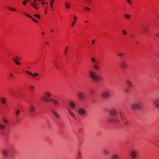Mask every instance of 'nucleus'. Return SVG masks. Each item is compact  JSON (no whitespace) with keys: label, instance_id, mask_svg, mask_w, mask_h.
<instances>
[{"label":"nucleus","instance_id":"nucleus-1","mask_svg":"<svg viewBox=\"0 0 159 159\" xmlns=\"http://www.w3.org/2000/svg\"><path fill=\"white\" fill-rule=\"evenodd\" d=\"M131 108L133 109H141L145 108V105L143 102H140L132 104Z\"/></svg>","mask_w":159,"mask_h":159},{"label":"nucleus","instance_id":"nucleus-2","mask_svg":"<svg viewBox=\"0 0 159 159\" xmlns=\"http://www.w3.org/2000/svg\"><path fill=\"white\" fill-rule=\"evenodd\" d=\"M89 75L90 78L94 81L101 80L102 78L101 77L98 76L97 73L93 71H91L89 73Z\"/></svg>","mask_w":159,"mask_h":159},{"label":"nucleus","instance_id":"nucleus-3","mask_svg":"<svg viewBox=\"0 0 159 159\" xmlns=\"http://www.w3.org/2000/svg\"><path fill=\"white\" fill-rule=\"evenodd\" d=\"M45 94L46 96L48 98L45 97H43L42 98V100L44 102H49L50 101V99L48 98L50 97L51 95V93L49 92H46Z\"/></svg>","mask_w":159,"mask_h":159},{"label":"nucleus","instance_id":"nucleus-4","mask_svg":"<svg viewBox=\"0 0 159 159\" xmlns=\"http://www.w3.org/2000/svg\"><path fill=\"white\" fill-rule=\"evenodd\" d=\"M109 112L110 114L113 116L120 115V116H122V113L121 112H118L116 110H110Z\"/></svg>","mask_w":159,"mask_h":159},{"label":"nucleus","instance_id":"nucleus-5","mask_svg":"<svg viewBox=\"0 0 159 159\" xmlns=\"http://www.w3.org/2000/svg\"><path fill=\"white\" fill-rule=\"evenodd\" d=\"M77 96L78 98L80 100H84L85 98V95L82 92H79L77 93Z\"/></svg>","mask_w":159,"mask_h":159},{"label":"nucleus","instance_id":"nucleus-6","mask_svg":"<svg viewBox=\"0 0 159 159\" xmlns=\"http://www.w3.org/2000/svg\"><path fill=\"white\" fill-rule=\"evenodd\" d=\"M50 99L54 105H56L57 107L59 106L60 103L59 102L58 100L52 98H51Z\"/></svg>","mask_w":159,"mask_h":159},{"label":"nucleus","instance_id":"nucleus-7","mask_svg":"<svg viewBox=\"0 0 159 159\" xmlns=\"http://www.w3.org/2000/svg\"><path fill=\"white\" fill-rule=\"evenodd\" d=\"M0 102L2 105H7V101L6 98L4 97H1L0 98Z\"/></svg>","mask_w":159,"mask_h":159},{"label":"nucleus","instance_id":"nucleus-8","mask_svg":"<svg viewBox=\"0 0 159 159\" xmlns=\"http://www.w3.org/2000/svg\"><path fill=\"white\" fill-rule=\"evenodd\" d=\"M101 95L103 98H107L110 96V94L109 92L105 91L102 93Z\"/></svg>","mask_w":159,"mask_h":159},{"label":"nucleus","instance_id":"nucleus-9","mask_svg":"<svg viewBox=\"0 0 159 159\" xmlns=\"http://www.w3.org/2000/svg\"><path fill=\"white\" fill-rule=\"evenodd\" d=\"M119 65L122 70H125V67L126 66V61L124 60H121L119 64Z\"/></svg>","mask_w":159,"mask_h":159},{"label":"nucleus","instance_id":"nucleus-10","mask_svg":"<svg viewBox=\"0 0 159 159\" xmlns=\"http://www.w3.org/2000/svg\"><path fill=\"white\" fill-rule=\"evenodd\" d=\"M154 104L155 107L159 109V98H156L154 101Z\"/></svg>","mask_w":159,"mask_h":159},{"label":"nucleus","instance_id":"nucleus-11","mask_svg":"<svg viewBox=\"0 0 159 159\" xmlns=\"http://www.w3.org/2000/svg\"><path fill=\"white\" fill-rule=\"evenodd\" d=\"M10 152L9 150L3 149L2 151V154L3 156L5 157H7L9 156V153Z\"/></svg>","mask_w":159,"mask_h":159},{"label":"nucleus","instance_id":"nucleus-12","mask_svg":"<svg viewBox=\"0 0 159 159\" xmlns=\"http://www.w3.org/2000/svg\"><path fill=\"white\" fill-rule=\"evenodd\" d=\"M110 121L112 123L118 124L120 123L119 120L117 118H113L110 120Z\"/></svg>","mask_w":159,"mask_h":159},{"label":"nucleus","instance_id":"nucleus-13","mask_svg":"<svg viewBox=\"0 0 159 159\" xmlns=\"http://www.w3.org/2000/svg\"><path fill=\"white\" fill-rule=\"evenodd\" d=\"M69 105L70 107L72 109L76 108V104L72 101H70L69 102Z\"/></svg>","mask_w":159,"mask_h":159},{"label":"nucleus","instance_id":"nucleus-14","mask_svg":"<svg viewBox=\"0 0 159 159\" xmlns=\"http://www.w3.org/2000/svg\"><path fill=\"white\" fill-rule=\"evenodd\" d=\"M130 157L133 159L137 157V153L134 151H133L130 153Z\"/></svg>","mask_w":159,"mask_h":159},{"label":"nucleus","instance_id":"nucleus-15","mask_svg":"<svg viewBox=\"0 0 159 159\" xmlns=\"http://www.w3.org/2000/svg\"><path fill=\"white\" fill-rule=\"evenodd\" d=\"M25 72L29 75H31L34 77H35L36 76H38L39 75V74L36 73L33 74L27 70L25 71Z\"/></svg>","mask_w":159,"mask_h":159},{"label":"nucleus","instance_id":"nucleus-16","mask_svg":"<svg viewBox=\"0 0 159 159\" xmlns=\"http://www.w3.org/2000/svg\"><path fill=\"white\" fill-rule=\"evenodd\" d=\"M77 112L81 115H84L86 113L85 110H77Z\"/></svg>","mask_w":159,"mask_h":159},{"label":"nucleus","instance_id":"nucleus-17","mask_svg":"<svg viewBox=\"0 0 159 159\" xmlns=\"http://www.w3.org/2000/svg\"><path fill=\"white\" fill-rule=\"evenodd\" d=\"M52 112L57 118L58 119L60 118V116L54 110H52Z\"/></svg>","mask_w":159,"mask_h":159},{"label":"nucleus","instance_id":"nucleus-18","mask_svg":"<svg viewBox=\"0 0 159 159\" xmlns=\"http://www.w3.org/2000/svg\"><path fill=\"white\" fill-rule=\"evenodd\" d=\"M6 127V125L3 124H0V130H3L5 129Z\"/></svg>","mask_w":159,"mask_h":159},{"label":"nucleus","instance_id":"nucleus-19","mask_svg":"<svg viewBox=\"0 0 159 159\" xmlns=\"http://www.w3.org/2000/svg\"><path fill=\"white\" fill-rule=\"evenodd\" d=\"M125 81L126 84L128 86H130L131 87H133V85L132 82L128 80H126Z\"/></svg>","mask_w":159,"mask_h":159},{"label":"nucleus","instance_id":"nucleus-20","mask_svg":"<svg viewBox=\"0 0 159 159\" xmlns=\"http://www.w3.org/2000/svg\"><path fill=\"white\" fill-rule=\"evenodd\" d=\"M143 29L144 30V31L147 33H148L149 32V29L148 27L146 26H145L143 27Z\"/></svg>","mask_w":159,"mask_h":159},{"label":"nucleus","instance_id":"nucleus-21","mask_svg":"<svg viewBox=\"0 0 159 159\" xmlns=\"http://www.w3.org/2000/svg\"><path fill=\"white\" fill-rule=\"evenodd\" d=\"M30 5L33 7H34L37 10L38 9V8L36 7L37 5L36 3L34 2H32L31 3Z\"/></svg>","mask_w":159,"mask_h":159},{"label":"nucleus","instance_id":"nucleus-22","mask_svg":"<svg viewBox=\"0 0 159 159\" xmlns=\"http://www.w3.org/2000/svg\"><path fill=\"white\" fill-rule=\"evenodd\" d=\"M12 59L16 64L18 65H20L21 64L20 62V61H17L14 58H12Z\"/></svg>","mask_w":159,"mask_h":159},{"label":"nucleus","instance_id":"nucleus-23","mask_svg":"<svg viewBox=\"0 0 159 159\" xmlns=\"http://www.w3.org/2000/svg\"><path fill=\"white\" fill-rule=\"evenodd\" d=\"M103 153L106 156L108 155L109 154V152L107 150H104L103 151Z\"/></svg>","mask_w":159,"mask_h":159},{"label":"nucleus","instance_id":"nucleus-24","mask_svg":"<svg viewBox=\"0 0 159 159\" xmlns=\"http://www.w3.org/2000/svg\"><path fill=\"white\" fill-rule=\"evenodd\" d=\"M93 67L95 69H99V67L98 65L97 64H95L93 66Z\"/></svg>","mask_w":159,"mask_h":159},{"label":"nucleus","instance_id":"nucleus-25","mask_svg":"<svg viewBox=\"0 0 159 159\" xmlns=\"http://www.w3.org/2000/svg\"><path fill=\"white\" fill-rule=\"evenodd\" d=\"M119 157V156L117 155H113L111 158L112 159H118V158Z\"/></svg>","mask_w":159,"mask_h":159},{"label":"nucleus","instance_id":"nucleus-26","mask_svg":"<svg viewBox=\"0 0 159 159\" xmlns=\"http://www.w3.org/2000/svg\"><path fill=\"white\" fill-rule=\"evenodd\" d=\"M91 61L93 63H98V62L97 61L96 59L94 57L91 58Z\"/></svg>","mask_w":159,"mask_h":159},{"label":"nucleus","instance_id":"nucleus-27","mask_svg":"<svg viewBox=\"0 0 159 159\" xmlns=\"http://www.w3.org/2000/svg\"><path fill=\"white\" fill-rule=\"evenodd\" d=\"M3 121L5 124H7L8 123V120L6 118H3Z\"/></svg>","mask_w":159,"mask_h":159},{"label":"nucleus","instance_id":"nucleus-28","mask_svg":"<svg viewBox=\"0 0 159 159\" xmlns=\"http://www.w3.org/2000/svg\"><path fill=\"white\" fill-rule=\"evenodd\" d=\"M68 49V46H66V48H65L64 51V54L65 55H66Z\"/></svg>","mask_w":159,"mask_h":159},{"label":"nucleus","instance_id":"nucleus-29","mask_svg":"<svg viewBox=\"0 0 159 159\" xmlns=\"http://www.w3.org/2000/svg\"><path fill=\"white\" fill-rule=\"evenodd\" d=\"M69 112L72 116L74 117H75L74 114L72 112L71 110H69Z\"/></svg>","mask_w":159,"mask_h":159},{"label":"nucleus","instance_id":"nucleus-30","mask_svg":"<svg viewBox=\"0 0 159 159\" xmlns=\"http://www.w3.org/2000/svg\"><path fill=\"white\" fill-rule=\"evenodd\" d=\"M7 8L12 11H16V10L14 8L10 7H8Z\"/></svg>","mask_w":159,"mask_h":159},{"label":"nucleus","instance_id":"nucleus-31","mask_svg":"<svg viewBox=\"0 0 159 159\" xmlns=\"http://www.w3.org/2000/svg\"><path fill=\"white\" fill-rule=\"evenodd\" d=\"M54 0H51L50 2V7L51 8H52L53 7V3Z\"/></svg>","mask_w":159,"mask_h":159},{"label":"nucleus","instance_id":"nucleus-32","mask_svg":"<svg viewBox=\"0 0 159 159\" xmlns=\"http://www.w3.org/2000/svg\"><path fill=\"white\" fill-rule=\"evenodd\" d=\"M65 6L66 7L67 9H69V8H70V5L68 3H65Z\"/></svg>","mask_w":159,"mask_h":159},{"label":"nucleus","instance_id":"nucleus-33","mask_svg":"<svg viewBox=\"0 0 159 159\" xmlns=\"http://www.w3.org/2000/svg\"><path fill=\"white\" fill-rule=\"evenodd\" d=\"M124 90H125V92L126 93L129 94V89H128L127 88H125Z\"/></svg>","mask_w":159,"mask_h":159},{"label":"nucleus","instance_id":"nucleus-34","mask_svg":"<svg viewBox=\"0 0 159 159\" xmlns=\"http://www.w3.org/2000/svg\"><path fill=\"white\" fill-rule=\"evenodd\" d=\"M54 63L57 69H59L60 68V67L57 65V63L55 61H54Z\"/></svg>","mask_w":159,"mask_h":159},{"label":"nucleus","instance_id":"nucleus-35","mask_svg":"<svg viewBox=\"0 0 159 159\" xmlns=\"http://www.w3.org/2000/svg\"><path fill=\"white\" fill-rule=\"evenodd\" d=\"M122 33L124 35H125L127 34V32L125 30H122Z\"/></svg>","mask_w":159,"mask_h":159},{"label":"nucleus","instance_id":"nucleus-36","mask_svg":"<svg viewBox=\"0 0 159 159\" xmlns=\"http://www.w3.org/2000/svg\"><path fill=\"white\" fill-rule=\"evenodd\" d=\"M125 16L127 19H129L130 17L129 15L127 14H125Z\"/></svg>","mask_w":159,"mask_h":159},{"label":"nucleus","instance_id":"nucleus-37","mask_svg":"<svg viewBox=\"0 0 159 159\" xmlns=\"http://www.w3.org/2000/svg\"><path fill=\"white\" fill-rule=\"evenodd\" d=\"M119 56L121 57L123 55H125V53L124 52L122 53H119L117 54Z\"/></svg>","mask_w":159,"mask_h":159},{"label":"nucleus","instance_id":"nucleus-38","mask_svg":"<svg viewBox=\"0 0 159 159\" xmlns=\"http://www.w3.org/2000/svg\"><path fill=\"white\" fill-rule=\"evenodd\" d=\"M84 9L87 11H89L90 10V8L87 7H84Z\"/></svg>","mask_w":159,"mask_h":159},{"label":"nucleus","instance_id":"nucleus-39","mask_svg":"<svg viewBox=\"0 0 159 159\" xmlns=\"http://www.w3.org/2000/svg\"><path fill=\"white\" fill-rule=\"evenodd\" d=\"M20 112V110H17V111H16L15 113L17 115H18L19 114Z\"/></svg>","mask_w":159,"mask_h":159},{"label":"nucleus","instance_id":"nucleus-40","mask_svg":"<svg viewBox=\"0 0 159 159\" xmlns=\"http://www.w3.org/2000/svg\"><path fill=\"white\" fill-rule=\"evenodd\" d=\"M34 87L32 86H30V89L31 90H33L34 89Z\"/></svg>","mask_w":159,"mask_h":159},{"label":"nucleus","instance_id":"nucleus-41","mask_svg":"<svg viewBox=\"0 0 159 159\" xmlns=\"http://www.w3.org/2000/svg\"><path fill=\"white\" fill-rule=\"evenodd\" d=\"M34 16H35L36 17L39 18V19H40V16L38 15V14H35L34 15Z\"/></svg>","mask_w":159,"mask_h":159},{"label":"nucleus","instance_id":"nucleus-42","mask_svg":"<svg viewBox=\"0 0 159 159\" xmlns=\"http://www.w3.org/2000/svg\"><path fill=\"white\" fill-rule=\"evenodd\" d=\"M129 4H131L132 1L131 0H125Z\"/></svg>","mask_w":159,"mask_h":159},{"label":"nucleus","instance_id":"nucleus-43","mask_svg":"<svg viewBox=\"0 0 159 159\" xmlns=\"http://www.w3.org/2000/svg\"><path fill=\"white\" fill-rule=\"evenodd\" d=\"M88 4H90L92 0H85Z\"/></svg>","mask_w":159,"mask_h":159},{"label":"nucleus","instance_id":"nucleus-44","mask_svg":"<svg viewBox=\"0 0 159 159\" xmlns=\"http://www.w3.org/2000/svg\"><path fill=\"white\" fill-rule=\"evenodd\" d=\"M76 20H74L72 23L71 24V27H73V25H75V23L76 22Z\"/></svg>","mask_w":159,"mask_h":159},{"label":"nucleus","instance_id":"nucleus-45","mask_svg":"<svg viewBox=\"0 0 159 159\" xmlns=\"http://www.w3.org/2000/svg\"><path fill=\"white\" fill-rule=\"evenodd\" d=\"M16 60L17 59V60H20L21 59L18 56H16L15 57V58Z\"/></svg>","mask_w":159,"mask_h":159},{"label":"nucleus","instance_id":"nucleus-46","mask_svg":"<svg viewBox=\"0 0 159 159\" xmlns=\"http://www.w3.org/2000/svg\"><path fill=\"white\" fill-rule=\"evenodd\" d=\"M25 15H26V16H28V17H29L31 18H32V16H30V15H29V14H26V13H25Z\"/></svg>","mask_w":159,"mask_h":159},{"label":"nucleus","instance_id":"nucleus-47","mask_svg":"<svg viewBox=\"0 0 159 159\" xmlns=\"http://www.w3.org/2000/svg\"><path fill=\"white\" fill-rule=\"evenodd\" d=\"M9 75L11 78H12L13 76V74L12 73H10L9 74Z\"/></svg>","mask_w":159,"mask_h":159},{"label":"nucleus","instance_id":"nucleus-48","mask_svg":"<svg viewBox=\"0 0 159 159\" xmlns=\"http://www.w3.org/2000/svg\"><path fill=\"white\" fill-rule=\"evenodd\" d=\"M90 92H91V93H93V94H94V93L95 92V91L94 90H91V91H90Z\"/></svg>","mask_w":159,"mask_h":159},{"label":"nucleus","instance_id":"nucleus-49","mask_svg":"<svg viewBox=\"0 0 159 159\" xmlns=\"http://www.w3.org/2000/svg\"><path fill=\"white\" fill-rule=\"evenodd\" d=\"M27 3V2H26V1H25L24 2H23V4L25 6L26 5V4Z\"/></svg>","mask_w":159,"mask_h":159},{"label":"nucleus","instance_id":"nucleus-50","mask_svg":"<svg viewBox=\"0 0 159 159\" xmlns=\"http://www.w3.org/2000/svg\"><path fill=\"white\" fill-rule=\"evenodd\" d=\"M78 154L80 156H82V154L79 151H78Z\"/></svg>","mask_w":159,"mask_h":159},{"label":"nucleus","instance_id":"nucleus-51","mask_svg":"<svg viewBox=\"0 0 159 159\" xmlns=\"http://www.w3.org/2000/svg\"><path fill=\"white\" fill-rule=\"evenodd\" d=\"M32 19H33V20L34 22H35L37 23H38V21H37L35 19H34V18H32Z\"/></svg>","mask_w":159,"mask_h":159},{"label":"nucleus","instance_id":"nucleus-52","mask_svg":"<svg viewBox=\"0 0 159 159\" xmlns=\"http://www.w3.org/2000/svg\"><path fill=\"white\" fill-rule=\"evenodd\" d=\"M95 39H93V40L92 41V43L93 44H94V43H95Z\"/></svg>","mask_w":159,"mask_h":159},{"label":"nucleus","instance_id":"nucleus-53","mask_svg":"<svg viewBox=\"0 0 159 159\" xmlns=\"http://www.w3.org/2000/svg\"><path fill=\"white\" fill-rule=\"evenodd\" d=\"M92 102H93V103H95L96 102V101H95V100H92Z\"/></svg>","mask_w":159,"mask_h":159},{"label":"nucleus","instance_id":"nucleus-54","mask_svg":"<svg viewBox=\"0 0 159 159\" xmlns=\"http://www.w3.org/2000/svg\"><path fill=\"white\" fill-rule=\"evenodd\" d=\"M156 35L158 37H159V32L157 34H156Z\"/></svg>","mask_w":159,"mask_h":159},{"label":"nucleus","instance_id":"nucleus-55","mask_svg":"<svg viewBox=\"0 0 159 159\" xmlns=\"http://www.w3.org/2000/svg\"><path fill=\"white\" fill-rule=\"evenodd\" d=\"M30 112L31 113H33V110H30Z\"/></svg>","mask_w":159,"mask_h":159},{"label":"nucleus","instance_id":"nucleus-56","mask_svg":"<svg viewBox=\"0 0 159 159\" xmlns=\"http://www.w3.org/2000/svg\"><path fill=\"white\" fill-rule=\"evenodd\" d=\"M128 123V122H125L124 123L125 125H126Z\"/></svg>","mask_w":159,"mask_h":159},{"label":"nucleus","instance_id":"nucleus-57","mask_svg":"<svg viewBox=\"0 0 159 159\" xmlns=\"http://www.w3.org/2000/svg\"><path fill=\"white\" fill-rule=\"evenodd\" d=\"M46 43L47 44H49L48 42H46Z\"/></svg>","mask_w":159,"mask_h":159},{"label":"nucleus","instance_id":"nucleus-58","mask_svg":"<svg viewBox=\"0 0 159 159\" xmlns=\"http://www.w3.org/2000/svg\"><path fill=\"white\" fill-rule=\"evenodd\" d=\"M74 19H77V17H74Z\"/></svg>","mask_w":159,"mask_h":159},{"label":"nucleus","instance_id":"nucleus-59","mask_svg":"<svg viewBox=\"0 0 159 159\" xmlns=\"http://www.w3.org/2000/svg\"><path fill=\"white\" fill-rule=\"evenodd\" d=\"M34 108H35L33 107V108H31L30 109H34Z\"/></svg>","mask_w":159,"mask_h":159},{"label":"nucleus","instance_id":"nucleus-60","mask_svg":"<svg viewBox=\"0 0 159 159\" xmlns=\"http://www.w3.org/2000/svg\"><path fill=\"white\" fill-rule=\"evenodd\" d=\"M42 4L43 5L44 3V2H42Z\"/></svg>","mask_w":159,"mask_h":159},{"label":"nucleus","instance_id":"nucleus-61","mask_svg":"<svg viewBox=\"0 0 159 159\" xmlns=\"http://www.w3.org/2000/svg\"><path fill=\"white\" fill-rule=\"evenodd\" d=\"M53 31H54V30H51V31L52 32H53Z\"/></svg>","mask_w":159,"mask_h":159},{"label":"nucleus","instance_id":"nucleus-62","mask_svg":"<svg viewBox=\"0 0 159 159\" xmlns=\"http://www.w3.org/2000/svg\"><path fill=\"white\" fill-rule=\"evenodd\" d=\"M42 34H43V35H44V32H42Z\"/></svg>","mask_w":159,"mask_h":159},{"label":"nucleus","instance_id":"nucleus-63","mask_svg":"<svg viewBox=\"0 0 159 159\" xmlns=\"http://www.w3.org/2000/svg\"><path fill=\"white\" fill-rule=\"evenodd\" d=\"M29 1V0H25V1H26V2H27V1Z\"/></svg>","mask_w":159,"mask_h":159},{"label":"nucleus","instance_id":"nucleus-64","mask_svg":"<svg viewBox=\"0 0 159 159\" xmlns=\"http://www.w3.org/2000/svg\"><path fill=\"white\" fill-rule=\"evenodd\" d=\"M136 43H137V41H136Z\"/></svg>","mask_w":159,"mask_h":159}]
</instances>
